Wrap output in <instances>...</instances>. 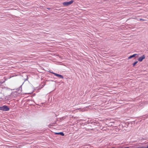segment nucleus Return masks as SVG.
<instances>
[{
    "label": "nucleus",
    "instance_id": "9",
    "mask_svg": "<svg viewBox=\"0 0 148 148\" xmlns=\"http://www.w3.org/2000/svg\"><path fill=\"white\" fill-rule=\"evenodd\" d=\"M50 125H51V126H53V125H51V124H50Z\"/></svg>",
    "mask_w": 148,
    "mask_h": 148
},
{
    "label": "nucleus",
    "instance_id": "11",
    "mask_svg": "<svg viewBox=\"0 0 148 148\" xmlns=\"http://www.w3.org/2000/svg\"><path fill=\"white\" fill-rule=\"evenodd\" d=\"M146 148H148V146L147 147H146Z\"/></svg>",
    "mask_w": 148,
    "mask_h": 148
},
{
    "label": "nucleus",
    "instance_id": "8",
    "mask_svg": "<svg viewBox=\"0 0 148 148\" xmlns=\"http://www.w3.org/2000/svg\"><path fill=\"white\" fill-rule=\"evenodd\" d=\"M140 21H145V20L143 19H140Z\"/></svg>",
    "mask_w": 148,
    "mask_h": 148
},
{
    "label": "nucleus",
    "instance_id": "7",
    "mask_svg": "<svg viewBox=\"0 0 148 148\" xmlns=\"http://www.w3.org/2000/svg\"><path fill=\"white\" fill-rule=\"evenodd\" d=\"M138 63V61H136L134 63H133V66H134L135 65Z\"/></svg>",
    "mask_w": 148,
    "mask_h": 148
},
{
    "label": "nucleus",
    "instance_id": "3",
    "mask_svg": "<svg viewBox=\"0 0 148 148\" xmlns=\"http://www.w3.org/2000/svg\"><path fill=\"white\" fill-rule=\"evenodd\" d=\"M145 55H143L142 56L139 57L138 59V60L140 62H141L143 60L145 59Z\"/></svg>",
    "mask_w": 148,
    "mask_h": 148
},
{
    "label": "nucleus",
    "instance_id": "2",
    "mask_svg": "<svg viewBox=\"0 0 148 148\" xmlns=\"http://www.w3.org/2000/svg\"><path fill=\"white\" fill-rule=\"evenodd\" d=\"M73 2V0H71L67 2H64L63 3V4L65 6H67L70 5Z\"/></svg>",
    "mask_w": 148,
    "mask_h": 148
},
{
    "label": "nucleus",
    "instance_id": "6",
    "mask_svg": "<svg viewBox=\"0 0 148 148\" xmlns=\"http://www.w3.org/2000/svg\"><path fill=\"white\" fill-rule=\"evenodd\" d=\"M56 134H60V135L62 136H64V134L62 132L56 133Z\"/></svg>",
    "mask_w": 148,
    "mask_h": 148
},
{
    "label": "nucleus",
    "instance_id": "4",
    "mask_svg": "<svg viewBox=\"0 0 148 148\" xmlns=\"http://www.w3.org/2000/svg\"><path fill=\"white\" fill-rule=\"evenodd\" d=\"M51 73H52L53 74H54L55 76H56L57 77H59L60 78H62V79L63 78V77L61 75H59V74H58L57 73H54L53 72H51Z\"/></svg>",
    "mask_w": 148,
    "mask_h": 148
},
{
    "label": "nucleus",
    "instance_id": "10",
    "mask_svg": "<svg viewBox=\"0 0 148 148\" xmlns=\"http://www.w3.org/2000/svg\"><path fill=\"white\" fill-rule=\"evenodd\" d=\"M125 148H129V147H126Z\"/></svg>",
    "mask_w": 148,
    "mask_h": 148
},
{
    "label": "nucleus",
    "instance_id": "1",
    "mask_svg": "<svg viewBox=\"0 0 148 148\" xmlns=\"http://www.w3.org/2000/svg\"><path fill=\"white\" fill-rule=\"evenodd\" d=\"M9 110L10 108L6 106H3L2 107H0V110L5 111H8Z\"/></svg>",
    "mask_w": 148,
    "mask_h": 148
},
{
    "label": "nucleus",
    "instance_id": "5",
    "mask_svg": "<svg viewBox=\"0 0 148 148\" xmlns=\"http://www.w3.org/2000/svg\"><path fill=\"white\" fill-rule=\"evenodd\" d=\"M137 55V54H133L132 55L130 56L129 57H128V59H130L134 57H135Z\"/></svg>",
    "mask_w": 148,
    "mask_h": 148
}]
</instances>
